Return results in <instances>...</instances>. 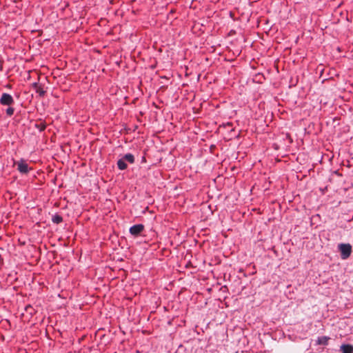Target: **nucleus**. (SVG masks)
Instances as JSON below:
<instances>
[{
  "label": "nucleus",
  "mask_w": 353,
  "mask_h": 353,
  "mask_svg": "<svg viewBox=\"0 0 353 353\" xmlns=\"http://www.w3.org/2000/svg\"><path fill=\"white\" fill-rule=\"evenodd\" d=\"M32 87L36 90L37 93H38L40 97H43L46 94L43 86L39 83H34Z\"/></svg>",
  "instance_id": "6"
},
{
  "label": "nucleus",
  "mask_w": 353,
  "mask_h": 353,
  "mask_svg": "<svg viewBox=\"0 0 353 353\" xmlns=\"http://www.w3.org/2000/svg\"><path fill=\"white\" fill-rule=\"evenodd\" d=\"M14 164L17 165V170L21 174H27L29 172L28 165L24 159H21L20 161L15 162Z\"/></svg>",
  "instance_id": "4"
},
{
  "label": "nucleus",
  "mask_w": 353,
  "mask_h": 353,
  "mask_svg": "<svg viewBox=\"0 0 353 353\" xmlns=\"http://www.w3.org/2000/svg\"><path fill=\"white\" fill-rule=\"evenodd\" d=\"M25 310L26 312L29 313L30 315H32L34 313V309L30 305H28L26 307Z\"/></svg>",
  "instance_id": "10"
},
{
  "label": "nucleus",
  "mask_w": 353,
  "mask_h": 353,
  "mask_svg": "<svg viewBox=\"0 0 353 353\" xmlns=\"http://www.w3.org/2000/svg\"><path fill=\"white\" fill-rule=\"evenodd\" d=\"M329 340H330V337H328V336L319 337L317 339V344L326 345H327Z\"/></svg>",
  "instance_id": "8"
},
{
  "label": "nucleus",
  "mask_w": 353,
  "mask_h": 353,
  "mask_svg": "<svg viewBox=\"0 0 353 353\" xmlns=\"http://www.w3.org/2000/svg\"><path fill=\"white\" fill-rule=\"evenodd\" d=\"M339 250L343 259H346L351 255L352 249L350 243H341L339 245Z\"/></svg>",
  "instance_id": "3"
},
{
  "label": "nucleus",
  "mask_w": 353,
  "mask_h": 353,
  "mask_svg": "<svg viewBox=\"0 0 353 353\" xmlns=\"http://www.w3.org/2000/svg\"><path fill=\"white\" fill-rule=\"evenodd\" d=\"M0 103L2 105H7L8 108L6 109V112L8 117H11L14 113V108L12 105L14 104L13 97L8 93H3L0 98Z\"/></svg>",
  "instance_id": "1"
},
{
  "label": "nucleus",
  "mask_w": 353,
  "mask_h": 353,
  "mask_svg": "<svg viewBox=\"0 0 353 353\" xmlns=\"http://www.w3.org/2000/svg\"><path fill=\"white\" fill-rule=\"evenodd\" d=\"M342 353H353V346L352 345L343 344L341 346Z\"/></svg>",
  "instance_id": "7"
},
{
  "label": "nucleus",
  "mask_w": 353,
  "mask_h": 353,
  "mask_svg": "<svg viewBox=\"0 0 353 353\" xmlns=\"http://www.w3.org/2000/svg\"><path fill=\"white\" fill-rule=\"evenodd\" d=\"M37 128L40 130V131H43L46 128V125L45 123H41L39 124H37Z\"/></svg>",
  "instance_id": "11"
},
{
  "label": "nucleus",
  "mask_w": 353,
  "mask_h": 353,
  "mask_svg": "<svg viewBox=\"0 0 353 353\" xmlns=\"http://www.w3.org/2000/svg\"><path fill=\"white\" fill-rule=\"evenodd\" d=\"M52 220L54 223L59 224L63 221V218L59 214H55L52 216Z\"/></svg>",
  "instance_id": "9"
},
{
  "label": "nucleus",
  "mask_w": 353,
  "mask_h": 353,
  "mask_svg": "<svg viewBox=\"0 0 353 353\" xmlns=\"http://www.w3.org/2000/svg\"><path fill=\"white\" fill-rule=\"evenodd\" d=\"M126 161L130 163H133L134 162V157L132 154H126L123 156L122 159H120L117 161V166L119 170H123L128 168V165Z\"/></svg>",
  "instance_id": "2"
},
{
  "label": "nucleus",
  "mask_w": 353,
  "mask_h": 353,
  "mask_svg": "<svg viewBox=\"0 0 353 353\" xmlns=\"http://www.w3.org/2000/svg\"><path fill=\"white\" fill-rule=\"evenodd\" d=\"M144 230V225L143 224H137L130 227V233L134 236H138Z\"/></svg>",
  "instance_id": "5"
}]
</instances>
